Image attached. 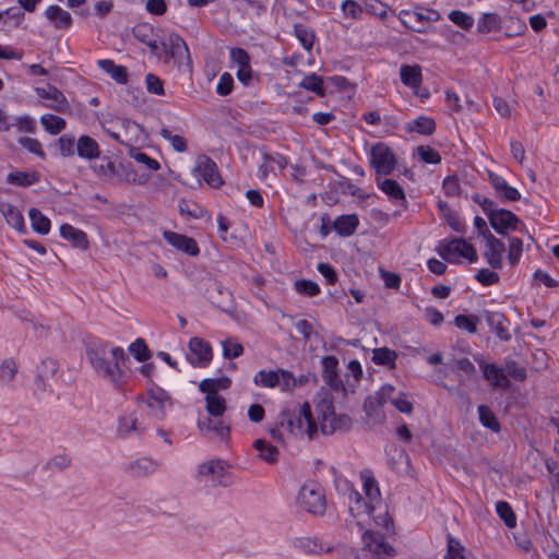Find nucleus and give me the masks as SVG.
<instances>
[{"label": "nucleus", "instance_id": "nucleus-57", "mask_svg": "<svg viewBox=\"0 0 559 559\" xmlns=\"http://www.w3.org/2000/svg\"><path fill=\"white\" fill-rule=\"evenodd\" d=\"M301 86L308 91L317 93L318 95H324V87L322 78L317 74L307 75L302 82Z\"/></svg>", "mask_w": 559, "mask_h": 559}, {"label": "nucleus", "instance_id": "nucleus-40", "mask_svg": "<svg viewBox=\"0 0 559 559\" xmlns=\"http://www.w3.org/2000/svg\"><path fill=\"white\" fill-rule=\"evenodd\" d=\"M205 403L210 416L221 417L226 411V400L222 395H205Z\"/></svg>", "mask_w": 559, "mask_h": 559}, {"label": "nucleus", "instance_id": "nucleus-22", "mask_svg": "<svg viewBox=\"0 0 559 559\" xmlns=\"http://www.w3.org/2000/svg\"><path fill=\"white\" fill-rule=\"evenodd\" d=\"M377 186L379 189L385 193L390 199L399 202L401 206L404 209L407 207V200L404 192V189L401 185L394 179H383L377 178Z\"/></svg>", "mask_w": 559, "mask_h": 559}, {"label": "nucleus", "instance_id": "nucleus-14", "mask_svg": "<svg viewBox=\"0 0 559 559\" xmlns=\"http://www.w3.org/2000/svg\"><path fill=\"white\" fill-rule=\"evenodd\" d=\"M194 171L198 173L203 180L213 188H218L223 181L218 173L217 165L207 156L199 157Z\"/></svg>", "mask_w": 559, "mask_h": 559}, {"label": "nucleus", "instance_id": "nucleus-50", "mask_svg": "<svg viewBox=\"0 0 559 559\" xmlns=\"http://www.w3.org/2000/svg\"><path fill=\"white\" fill-rule=\"evenodd\" d=\"M417 154L419 158L426 164L437 165L441 163L440 153L428 145L418 146Z\"/></svg>", "mask_w": 559, "mask_h": 559}, {"label": "nucleus", "instance_id": "nucleus-36", "mask_svg": "<svg viewBox=\"0 0 559 559\" xmlns=\"http://www.w3.org/2000/svg\"><path fill=\"white\" fill-rule=\"evenodd\" d=\"M328 85L335 87L342 94V100H350L355 94V87L344 76L335 75L329 78Z\"/></svg>", "mask_w": 559, "mask_h": 559}, {"label": "nucleus", "instance_id": "nucleus-39", "mask_svg": "<svg viewBox=\"0 0 559 559\" xmlns=\"http://www.w3.org/2000/svg\"><path fill=\"white\" fill-rule=\"evenodd\" d=\"M128 350L139 362H146L152 357L146 342L141 337L132 342Z\"/></svg>", "mask_w": 559, "mask_h": 559}, {"label": "nucleus", "instance_id": "nucleus-51", "mask_svg": "<svg viewBox=\"0 0 559 559\" xmlns=\"http://www.w3.org/2000/svg\"><path fill=\"white\" fill-rule=\"evenodd\" d=\"M449 20L461 28L468 31L474 25V19L467 13L453 10L449 13Z\"/></svg>", "mask_w": 559, "mask_h": 559}, {"label": "nucleus", "instance_id": "nucleus-52", "mask_svg": "<svg viewBox=\"0 0 559 559\" xmlns=\"http://www.w3.org/2000/svg\"><path fill=\"white\" fill-rule=\"evenodd\" d=\"M225 465L222 460H211L200 465L199 473L201 475H224Z\"/></svg>", "mask_w": 559, "mask_h": 559}, {"label": "nucleus", "instance_id": "nucleus-59", "mask_svg": "<svg viewBox=\"0 0 559 559\" xmlns=\"http://www.w3.org/2000/svg\"><path fill=\"white\" fill-rule=\"evenodd\" d=\"M133 36L141 43H147L154 37V27L150 23H139L132 29Z\"/></svg>", "mask_w": 559, "mask_h": 559}, {"label": "nucleus", "instance_id": "nucleus-35", "mask_svg": "<svg viewBox=\"0 0 559 559\" xmlns=\"http://www.w3.org/2000/svg\"><path fill=\"white\" fill-rule=\"evenodd\" d=\"M401 81L413 88H418L421 83V72L418 66H402L400 70Z\"/></svg>", "mask_w": 559, "mask_h": 559}, {"label": "nucleus", "instance_id": "nucleus-62", "mask_svg": "<svg viewBox=\"0 0 559 559\" xmlns=\"http://www.w3.org/2000/svg\"><path fill=\"white\" fill-rule=\"evenodd\" d=\"M19 144H21L28 152L37 155L38 157H40L43 159L46 157V154L43 151L41 144L37 139L22 136L19 139Z\"/></svg>", "mask_w": 559, "mask_h": 559}, {"label": "nucleus", "instance_id": "nucleus-44", "mask_svg": "<svg viewBox=\"0 0 559 559\" xmlns=\"http://www.w3.org/2000/svg\"><path fill=\"white\" fill-rule=\"evenodd\" d=\"M501 19L496 13H484L478 21L477 28L480 33L487 34L500 28Z\"/></svg>", "mask_w": 559, "mask_h": 559}, {"label": "nucleus", "instance_id": "nucleus-49", "mask_svg": "<svg viewBox=\"0 0 559 559\" xmlns=\"http://www.w3.org/2000/svg\"><path fill=\"white\" fill-rule=\"evenodd\" d=\"M159 134L165 139L170 141L173 148L176 152L182 153L186 152L188 146L185 138L178 134H173L171 131L167 127H163L160 129Z\"/></svg>", "mask_w": 559, "mask_h": 559}, {"label": "nucleus", "instance_id": "nucleus-31", "mask_svg": "<svg viewBox=\"0 0 559 559\" xmlns=\"http://www.w3.org/2000/svg\"><path fill=\"white\" fill-rule=\"evenodd\" d=\"M98 67L110 75L119 84H124L128 81V71L123 66L116 64L110 59H102L97 61Z\"/></svg>", "mask_w": 559, "mask_h": 559}, {"label": "nucleus", "instance_id": "nucleus-34", "mask_svg": "<svg viewBox=\"0 0 559 559\" xmlns=\"http://www.w3.org/2000/svg\"><path fill=\"white\" fill-rule=\"evenodd\" d=\"M254 449L259 452V456L270 463H276L278 461L280 451L277 447L266 442L264 439H257L253 442Z\"/></svg>", "mask_w": 559, "mask_h": 559}, {"label": "nucleus", "instance_id": "nucleus-46", "mask_svg": "<svg viewBox=\"0 0 559 559\" xmlns=\"http://www.w3.org/2000/svg\"><path fill=\"white\" fill-rule=\"evenodd\" d=\"M295 35L306 50H311L314 43V33L304 24H295Z\"/></svg>", "mask_w": 559, "mask_h": 559}, {"label": "nucleus", "instance_id": "nucleus-24", "mask_svg": "<svg viewBox=\"0 0 559 559\" xmlns=\"http://www.w3.org/2000/svg\"><path fill=\"white\" fill-rule=\"evenodd\" d=\"M213 128L218 133L238 130L237 118L233 110L228 107H223V110L215 117Z\"/></svg>", "mask_w": 559, "mask_h": 559}, {"label": "nucleus", "instance_id": "nucleus-56", "mask_svg": "<svg viewBox=\"0 0 559 559\" xmlns=\"http://www.w3.org/2000/svg\"><path fill=\"white\" fill-rule=\"evenodd\" d=\"M59 368L57 360L52 358H45L41 360L40 366L38 367L37 378L40 382H43V378H49L55 376Z\"/></svg>", "mask_w": 559, "mask_h": 559}, {"label": "nucleus", "instance_id": "nucleus-18", "mask_svg": "<svg viewBox=\"0 0 559 559\" xmlns=\"http://www.w3.org/2000/svg\"><path fill=\"white\" fill-rule=\"evenodd\" d=\"M100 154V146L94 138L87 134H82L78 138L76 155L80 158L88 160L91 164L96 158H99Z\"/></svg>", "mask_w": 559, "mask_h": 559}, {"label": "nucleus", "instance_id": "nucleus-53", "mask_svg": "<svg viewBox=\"0 0 559 559\" xmlns=\"http://www.w3.org/2000/svg\"><path fill=\"white\" fill-rule=\"evenodd\" d=\"M17 373V366L12 358L4 359L0 366V381L11 382Z\"/></svg>", "mask_w": 559, "mask_h": 559}, {"label": "nucleus", "instance_id": "nucleus-7", "mask_svg": "<svg viewBox=\"0 0 559 559\" xmlns=\"http://www.w3.org/2000/svg\"><path fill=\"white\" fill-rule=\"evenodd\" d=\"M147 407L151 408L152 415L157 419H163L166 416V405L173 406V399L170 394L158 386L153 380L147 381Z\"/></svg>", "mask_w": 559, "mask_h": 559}, {"label": "nucleus", "instance_id": "nucleus-48", "mask_svg": "<svg viewBox=\"0 0 559 559\" xmlns=\"http://www.w3.org/2000/svg\"><path fill=\"white\" fill-rule=\"evenodd\" d=\"M295 290L304 296L313 297L320 294L319 285L311 280H298L294 284Z\"/></svg>", "mask_w": 559, "mask_h": 559}, {"label": "nucleus", "instance_id": "nucleus-19", "mask_svg": "<svg viewBox=\"0 0 559 559\" xmlns=\"http://www.w3.org/2000/svg\"><path fill=\"white\" fill-rule=\"evenodd\" d=\"M160 46L167 59L181 58L185 53L188 55L189 52L187 43L176 33L169 34L168 37L160 43Z\"/></svg>", "mask_w": 559, "mask_h": 559}, {"label": "nucleus", "instance_id": "nucleus-45", "mask_svg": "<svg viewBox=\"0 0 559 559\" xmlns=\"http://www.w3.org/2000/svg\"><path fill=\"white\" fill-rule=\"evenodd\" d=\"M479 317L475 314H457L454 318V324L456 328L464 330L471 334L477 332V324Z\"/></svg>", "mask_w": 559, "mask_h": 559}, {"label": "nucleus", "instance_id": "nucleus-64", "mask_svg": "<svg viewBox=\"0 0 559 559\" xmlns=\"http://www.w3.org/2000/svg\"><path fill=\"white\" fill-rule=\"evenodd\" d=\"M223 356L227 359L237 358L242 355L243 346L240 343H233L230 340L222 342Z\"/></svg>", "mask_w": 559, "mask_h": 559}, {"label": "nucleus", "instance_id": "nucleus-1", "mask_svg": "<svg viewBox=\"0 0 559 559\" xmlns=\"http://www.w3.org/2000/svg\"><path fill=\"white\" fill-rule=\"evenodd\" d=\"M317 419L319 420V428L323 435H332L336 431H348L353 426V420L348 415L335 413L333 401L330 399H322L316 406ZM280 425H286L289 432L305 431L310 439L318 432V424L314 419L309 403L305 402L298 409V413H292L289 409H284L280 414Z\"/></svg>", "mask_w": 559, "mask_h": 559}, {"label": "nucleus", "instance_id": "nucleus-16", "mask_svg": "<svg viewBox=\"0 0 559 559\" xmlns=\"http://www.w3.org/2000/svg\"><path fill=\"white\" fill-rule=\"evenodd\" d=\"M485 240L487 249L484 255L487 263L493 270H500L502 267V254L506 250L504 243L493 235L487 237Z\"/></svg>", "mask_w": 559, "mask_h": 559}, {"label": "nucleus", "instance_id": "nucleus-41", "mask_svg": "<svg viewBox=\"0 0 559 559\" xmlns=\"http://www.w3.org/2000/svg\"><path fill=\"white\" fill-rule=\"evenodd\" d=\"M60 155L72 157L76 155L78 139L71 133H64L58 139Z\"/></svg>", "mask_w": 559, "mask_h": 559}, {"label": "nucleus", "instance_id": "nucleus-42", "mask_svg": "<svg viewBox=\"0 0 559 559\" xmlns=\"http://www.w3.org/2000/svg\"><path fill=\"white\" fill-rule=\"evenodd\" d=\"M496 512L503 521L507 527L513 528L516 525V515L507 501H498L496 503Z\"/></svg>", "mask_w": 559, "mask_h": 559}, {"label": "nucleus", "instance_id": "nucleus-5", "mask_svg": "<svg viewBox=\"0 0 559 559\" xmlns=\"http://www.w3.org/2000/svg\"><path fill=\"white\" fill-rule=\"evenodd\" d=\"M370 164L377 175L388 176L394 171L397 159L393 151L385 143L379 142L370 150Z\"/></svg>", "mask_w": 559, "mask_h": 559}, {"label": "nucleus", "instance_id": "nucleus-60", "mask_svg": "<svg viewBox=\"0 0 559 559\" xmlns=\"http://www.w3.org/2000/svg\"><path fill=\"white\" fill-rule=\"evenodd\" d=\"M507 377H511L515 381H524L527 377L526 368L520 366L514 360H508L506 362Z\"/></svg>", "mask_w": 559, "mask_h": 559}, {"label": "nucleus", "instance_id": "nucleus-6", "mask_svg": "<svg viewBox=\"0 0 559 559\" xmlns=\"http://www.w3.org/2000/svg\"><path fill=\"white\" fill-rule=\"evenodd\" d=\"M122 164L117 165L115 160L108 155H99L90 164V168L94 175L106 183H118L121 180Z\"/></svg>", "mask_w": 559, "mask_h": 559}, {"label": "nucleus", "instance_id": "nucleus-20", "mask_svg": "<svg viewBox=\"0 0 559 559\" xmlns=\"http://www.w3.org/2000/svg\"><path fill=\"white\" fill-rule=\"evenodd\" d=\"M60 236L64 240L69 241L74 248L87 250L90 247V241L86 233L79 228H75L74 226L68 223H64L60 226Z\"/></svg>", "mask_w": 559, "mask_h": 559}, {"label": "nucleus", "instance_id": "nucleus-32", "mask_svg": "<svg viewBox=\"0 0 559 559\" xmlns=\"http://www.w3.org/2000/svg\"><path fill=\"white\" fill-rule=\"evenodd\" d=\"M406 129L409 132H417L419 134L430 135L436 130V122L430 117L419 116L416 119L407 122Z\"/></svg>", "mask_w": 559, "mask_h": 559}, {"label": "nucleus", "instance_id": "nucleus-8", "mask_svg": "<svg viewBox=\"0 0 559 559\" xmlns=\"http://www.w3.org/2000/svg\"><path fill=\"white\" fill-rule=\"evenodd\" d=\"M188 348L187 359L193 367L203 368L210 365L213 354L209 342L194 336L190 338Z\"/></svg>", "mask_w": 559, "mask_h": 559}, {"label": "nucleus", "instance_id": "nucleus-3", "mask_svg": "<svg viewBox=\"0 0 559 559\" xmlns=\"http://www.w3.org/2000/svg\"><path fill=\"white\" fill-rule=\"evenodd\" d=\"M299 507L313 515H323L326 501L323 489L317 483L305 484L298 493Z\"/></svg>", "mask_w": 559, "mask_h": 559}, {"label": "nucleus", "instance_id": "nucleus-30", "mask_svg": "<svg viewBox=\"0 0 559 559\" xmlns=\"http://www.w3.org/2000/svg\"><path fill=\"white\" fill-rule=\"evenodd\" d=\"M348 511L353 518H357L362 513L370 515L373 511V506L367 502L358 491L350 490Z\"/></svg>", "mask_w": 559, "mask_h": 559}, {"label": "nucleus", "instance_id": "nucleus-28", "mask_svg": "<svg viewBox=\"0 0 559 559\" xmlns=\"http://www.w3.org/2000/svg\"><path fill=\"white\" fill-rule=\"evenodd\" d=\"M39 180H40V174L36 170H33V171L15 170V171H11L7 176L8 183L15 186V187H23V188L35 185V183L39 182Z\"/></svg>", "mask_w": 559, "mask_h": 559}, {"label": "nucleus", "instance_id": "nucleus-27", "mask_svg": "<svg viewBox=\"0 0 559 559\" xmlns=\"http://www.w3.org/2000/svg\"><path fill=\"white\" fill-rule=\"evenodd\" d=\"M45 15L58 29H67L72 25L71 14L58 5L48 7Z\"/></svg>", "mask_w": 559, "mask_h": 559}, {"label": "nucleus", "instance_id": "nucleus-55", "mask_svg": "<svg viewBox=\"0 0 559 559\" xmlns=\"http://www.w3.org/2000/svg\"><path fill=\"white\" fill-rule=\"evenodd\" d=\"M523 251V241L520 238H511L508 250V261L510 265H516Z\"/></svg>", "mask_w": 559, "mask_h": 559}, {"label": "nucleus", "instance_id": "nucleus-47", "mask_svg": "<svg viewBox=\"0 0 559 559\" xmlns=\"http://www.w3.org/2000/svg\"><path fill=\"white\" fill-rule=\"evenodd\" d=\"M397 355L388 347H379L373 350L372 361L379 366L393 365Z\"/></svg>", "mask_w": 559, "mask_h": 559}, {"label": "nucleus", "instance_id": "nucleus-33", "mask_svg": "<svg viewBox=\"0 0 559 559\" xmlns=\"http://www.w3.org/2000/svg\"><path fill=\"white\" fill-rule=\"evenodd\" d=\"M32 228L39 235H47L50 231L51 222L38 209L32 207L28 212Z\"/></svg>", "mask_w": 559, "mask_h": 559}, {"label": "nucleus", "instance_id": "nucleus-29", "mask_svg": "<svg viewBox=\"0 0 559 559\" xmlns=\"http://www.w3.org/2000/svg\"><path fill=\"white\" fill-rule=\"evenodd\" d=\"M7 223L17 231H25L24 217L21 211L13 204H2L0 209Z\"/></svg>", "mask_w": 559, "mask_h": 559}, {"label": "nucleus", "instance_id": "nucleus-61", "mask_svg": "<svg viewBox=\"0 0 559 559\" xmlns=\"http://www.w3.org/2000/svg\"><path fill=\"white\" fill-rule=\"evenodd\" d=\"M464 547L453 537L448 538V551L444 559H467L464 555Z\"/></svg>", "mask_w": 559, "mask_h": 559}, {"label": "nucleus", "instance_id": "nucleus-63", "mask_svg": "<svg viewBox=\"0 0 559 559\" xmlns=\"http://www.w3.org/2000/svg\"><path fill=\"white\" fill-rule=\"evenodd\" d=\"M442 189L447 197H457L461 192L460 181L456 175L447 176L442 182Z\"/></svg>", "mask_w": 559, "mask_h": 559}, {"label": "nucleus", "instance_id": "nucleus-9", "mask_svg": "<svg viewBox=\"0 0 559 559\" xmlns=\"http://www.w3.org/2000/svg\"><path fill=\"white\" fill-rule=\"evenodd\" d=\"M480 318L486 321L490 331L501 341L509 342L512 334L509 331L510 320L499 311L483 310Z\"/></svg>", "mask_w": 559, "mask_h": 559}, {"label": "nucleus", "instance_id": "nucleus-15", "mask_svg": "<svg viewBox=\"0 0 559 559\" xmlns=\"http://www.w3.org/2000/svg\"><path fill=\"white\" fill-rule=\"evenodd\" d=\"M158 462L143 456L123 464V471L133 478L147 477L156 472Z\"/></svg>", "mask_w": 559, "mask_h": 559}, {"label": "nucleus", "instance_id": "nucleus-54", "mask_svg": "<svg viewBox=\"0 0 559 559\" xmlns=\"http://www.w3.org/2000/svg\"><path fill=\"white\" fill-rule=\"evenodd\" d=\"M71 459L67 454H58L52 456L45 465L44 469L47 472L62 471L69 467Z\"/></svg>", "mask_w": 559, "mask_h": 559}, {"label": "nucleus", "instance_id": "nucleus-25", "mask_svg": "<svg viewBox=\"0 0 559 559\" xmlns=\"http://www.w3.org/2000/svg\"><path fill=\"white\" fill-rule=\"evenodd\" d=\"M262 158L263 163L259 166L258 170V176L260 179H265L269 173H274L275 167H277L278 170H283L288 164L287 158L281 154H276L274 156L263 154Z\"/></svg>", "mask_w": 559, "mask_h": 559}, {"label": "nucleus", "instance_id": "nucleus-12", "mask_svg": "<svg viewBox=\"0 0 559 559\" xmlns=\"http://www.w3.org/2000/svg\"><path fill=\"white\" fill-rule=\"evenodd\" d=\"M488 179L495 189L496 195L501 200V202H515L521 199V193L519 190L514 187H511L503 177L489 171Z\"/></svg>", "mask_w": 559, "mask_h": 559}, {"label": "nucleus", "instance_id": "nucleus-2", "mask_svg": "<svg viewBox=\"0 0 559 559\" xmlns=\"http://www.w3.org/2000/svg\"><path fill=\"white\" fill-rule=\"evenodd\" d=\"M87 359L96 374L120 389L126 383L123 367L129 361L123 348L109 343L92 342L86 347Z\"/></svg>", "mask_w": 559, "mask_h": 559}, {"label": "nucleus", "instance_id": "nucleus-58", "mask_svg": "<svg viewBox=\"0 0 559 559\" xmlns=\"http://www.w3.org/2000/svg\"><path fill=\"white\" fill-rule=\"evenodd\" d=\"M130 156L138 163L143 164L150 170H158L160 168V164L158 163V160L152 158L151 156L141 151L132 148L130 151Z\"/></svg>", "mask_w": 559, "mask_h": 559}, {"label": "nucleus", "instance_id": "nucleus-26", "mask_svg": "<svg viewBox=\"0 0 559 559\" xmlns=\"http://www.w3.org/2000/svg\"><path fill=\"white\" fill-rule=\"evenodd\" d=\"M230 385L231 380L226 376L219 378H206L199 384V390L206 395H219L218 391L228 390Z\"/></svg>", "mask_w": 559, "mask_h": 559}, {"label": "nucleus", "instance_id": "nucleus-43", "mask_svg": "<svg viewBox=\"0 0 559 559\" xmlns=\"http://www.w3.org/2000/svg\"><path fill=\"white\" fill-rule=\"evenodd\" d=\"M41 124L50 134H59L66 128V121L59 116L46 114L41 116Z\"/></svg>", "mask_w": 559, "mask_h": 559}, {"label": "nucleus", "instance_id": "nucleus-4", "mask_svg": "<svg viewBox=\"0 0 559 559\" xmlns=\"http://www.w3.org/2000/svg\"><path fill=\"white\" fill-rule=\"evenodd\" d=\"M362 550L368 552V559H394L395 549L389 544L386 537L376 531H365L361 536Z\"/></svg>", "mask_w": 559, "mask_h": 559}, {"label": "nucleus", "instance_id": "nucleus-21", "mask_svg": "<svg viewBox=\"0 0 559 559\" xmlns=\"http://www.w3.org/2000/svg\"><path fill=\"white\" fill-rule=\"evenodd\" d=\"M466 242L464 238H453L449 241L443 240L436 250L442 259L451 262L452 258L463 257Z\"/></svg>", "mask_w": 559, "mask_h": 559}, {"label": "nucleus", "instance_id": "nucleus-13", "mask_svg": "<svg viewBox=\"0 0 559 559\" xmlns=\"http://www.w3.org/2000/svg\"><path fill=\"white\" fill-rule=\"evenodd\" d=\"M338 360L335 356H325L322 358V378L323 381L335 391L346 392V388L338 377Z\"/></svg>", "mask_w": 559, "mask_h": 559}, {"label": "nucleus", "instance_id": "nucleus-11", "mask_svg": "<svg viewBox=\"0 0 559 559\" xmlns=\"http://www.w3.org/2000/svg\"><path fill=\"white\" fill-rule=\"evenodd\" d=\"M163 237L168 245L190 257H197L200 253L198 242L191 237L171 230H164Z\"/></svg>", "mask_w": 559, "mask_h": 559}, {"label": "nucleus", "instance_id": "nucleus-17", "mask_svg": "<svg viewBox=\"0 0 559 559\" xmlns=\"http://www.w3.org/2000/svg\"><path fill=\"white\" fill-rule=\"evenodd\" d=\"M484 378L490 381L491 386L493 389H509L511 385L510 380L508 379L504 370L499 368L496 364H479Z\"/></svg>", "mask_w": 559, "mask_h": 559}, {"label": "nucleus", "instance_id": "nucleus-37", "mask_svg": "<svg viewBox=\"0 0 559 559\" xmlns=\"http://www.w3.org/2000/svg\"><path fill=\"white\" fill-rule=\"evenodd\" d=\"M478 415L480 424L493 432H499L501 429L500 423L495 413L487 405L478 406Z\"/></svg>", "mask_w": 559, "mask_h": 559}, {"label": "nucleus", "instance_id": "nucleus-23", "mask_svg": "<svg viewBox=\"0 0 559 559\" xmlns=\"http://www.w3.org/2000/svg\"><path fill=\"white\" fill-rule=\"evenodd\" d=\"M359 225V218L356 214H343L332 223L333 230L341 237H350L355 234Z\"/></svg>", "mask_w": 559, "mask_h": 559}, {"label": "nucleus", "instance_id": "nucleus-38", "mask_svg": "<svg viewBox=\"0 0 559 559\" xmlns=\"http://www.w3.org/2000/svg\"><path fill=\"white\" fill-rule=\"evenodd\" d=\"M253 381L257 385L263 388H274L281 382V374L278 370H260L255 373Z\"/></svg>", "mask_w": 559, "mask_h": 559}, {"label": "nucleus", "instance_id": "nucleus-10", "mask_svg": "<svg viewBox=\"0 0 559 559\" xmlns=\"http://www.w3.org/2000/svg\"><path fill=\"white\" fill-rule=\"evenodd\" d=\"M489 224L499 235H507L509 230H516L522 224L520 218L509 210L498 209L495 213H489Z\"/></svg>", "mask_w": 559, "mask_h": 559}]
</instances>
